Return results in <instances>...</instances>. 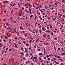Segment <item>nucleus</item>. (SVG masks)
<instances>
[{"mask_svg":"<svg viewBox=\"0 0 65 65\" xmlns=\"http://www.w3.org/2000/svg\"><path fill=\"white\" fill-rule=\"evenodd\" d=\"M14 44L15 46V47H16V48H18V47H17V45L15 43H14Z\"/></svg>","mask_w":65,"mask_h":65,"instance_id":"obj_1","label":"nucleus"},{"mask_svg":"<svg viewBox=\"0 0 65 65\" xmlns=\"http://www.w3.org/2000/svg\"><path fill=\"white\" fill-rule=\"evenodd\" d=\"M59 15H60L59 16V18H62V17H61V16H62V15L60 14H59Z\"/></svg>","mask_w":65,"mask_h":65,"instance_id":"obj_2","label":"nucleus"},{"mask_svg":"<svg viewBox=\"0 0 65 65\" xmlns=\"http://www.w3.org/2000/svg\"><path fill=\"white\" fill-rule=\"evenodd\" d=\"M32 42V40H30L29 41V43L30 44H31V43H31V42Z\"/></svg>","mask_w":65,"mask_h":65,"instance_id":"obj_3","label":"nucleus"},{"mask_svg":"<svg viewBox=\"0 0 65 65\" xmlns=\"http://www.w3.org/2000/svg\"><path fill=\"white\" fill-rule=\"evenodd\" d=\"M38 55H39V56H40V55H43V54H42V53H40Z\"/></svg>","mask_w":65,"mask_h":65,"instance_id":"obj_4","label":"nucleus"},{"mask_svg":"<svg viewBox=\"0 0 65 65\" xmlns=\"http://www.w3.org/2000/svg\"><path fill=\"white\" fill-rule=\"evenodd\" d=\"M59 24V25H60L61 24V23L60 22H57L56 24V25H58V24Z\"/></svg>","mask_w":65,"mask_h":65,"instance_id":"obj_5","label":"nucleus"},{"mask_svg":"<svg viewBox=\"0 0 65 65\" xmlns=\"http://www.w3.org/2000/svg\"><path fill=\"white\" fill-rule=\"evenodd\" d=\"M46 34H45V35H43V37H46Z\"/></svg>","mask_w":65,"mask_h":65,"instance_id":"obj_6","label":"nucleus"},{"mask_svg":"<svg viewBox=\"0 0 65 65\" xmlns=\"http://www.w3.org/2000/svg\"><path fill=\"white\" fill-rule=\"evenodd\" d=\"M65 55V53H63L61 54V56H63V55Z\"/></svg>","mask_w":65,"mask_h":65,"instance_id":"obj_7","label":"nucleus"},{"mask_svg":"<svg viewBox=\"0 0 65 65\" xmlns=\"http://www.w3.org/2000/svg\"><path fill=\"white\" fill-rule=\"evenodd\" d=\"M33 16V15H30V19H32V17Z\"/></svg>","mask_w":65,"mask_h":65,"instance_id":"obj_8","label":"nucleus"},{"mask_svg":"<svg viewBox=\"0 0 65 65\" xmlns=\"http://www.w3.org/2000/svg\"><path fill=\"white\" fill-rule=\"evenodd\" d=\"M37 50L38 51H41V50H40V48L37 49Z\"/></svg>","mask_w":65,"mask_h":65,"instance_id":"obj_9","label":"nucleus"},{"mask_svg":"<svg viewBox=\"0 0 65 65\" xmlns=\"http://www.w3.org/2000/svg\"><path fill=\"white\" fill-rule=\"evenodd\" d=\"M34 59H35V60L36 59H37V57H34Z\"/></svg>","mask_w":65,"mask_h":65,"instance_id":"obj_10","label":"nucleus"},{"mask_svg":"<svg viewBox=\"0 0 65 65\" xmlns=\"http://www.w3.org/2000/svg\"><path fill=\"white\" fill-rule=\"evenodd\" d=\"M39 33H42V31H41V30H39Z\"/></svg>","mask_w":65,"mask_h":65,"instance_id":"obj_11","label":"nucleus"},{"mask_svg":"<svg viewBox=\"0 0 65 65\" xmlns=\"http://www.w3.org/2000/svg\"><path fill=\"white\" fill-rule=\"evenodd\" d=\"M60 42L62 44H63V45H64V44H63V42H62V41H60Z\"/></svg>","mask_w":65,"mask_h":65,"instance_id":"obj_12","label":"nucleus"},{"mask_svg":"<svg viewBox=\"0 0 65 65\" xmlns=\"http://www.w3.org/2000/svg\"><path fill=\"white\" fill-rule=\"evenodd\" d=\"M20 37L21 39L23 41V40H22L23 39V38L21 37Z\"/></svg>","mask_w":65,"mask_h":65,"instance_id":"obj_13","label":"nucleus"},{"mask_svg":"<svg viewBox=\"0 0 65 65\" xmlns=\"http://www.w3.org/2000/svg\"><path fill=\"white\" fill-rule=\"evenodd\" d=\"M29 55V54H26V55H25V56H26V57H27V56H28Z\"/></svg>","mask_w":65,"mask_h":65,"instance_id":"obj_14","label":"nucleus"},{"mask_svg":"<svg viewBox=\"0 0 65 65\" xmlns=\"http://www.w3.org/2000/svg\"><path fill=\"white\" fill-rule=\"evenodd\" d=\"M54 39H55V40H57V37H55L54 38Z\"/></svg>","mask_w":65,"mask_h":65,"instance_id":"obj_15","label":"nucleus"},{"mask_svg":"<svg viewBox=\"0 0 65 65\" xmlns=\"http://www.w3.org/2000/svg\"><path fill=\"white\" fill-rule=\"evenodd\" d=\"M59 60H60V61H63V60H62V59L61 58L59 59Z\"/></svg>","mask_w":65,"mask_h":65,"instance_id":"obj_16","label":"nucleus"},{"mask_svg":"<svg viewBox=\"0 0 65 65\" xmlns=\"http://www.w3.org/2000/svg\"><path fill=\"white\" fill-rule=\"evenodd\" d=\"M47 37H50V35L48 34L47 35Z\"/></svg>","mask_w":65,"mask_h":65,"instance_id":"obj_17","label":"nucleus"},{"mask_svg":"<svg viewBox=\"0 0 65 65\" xmlns=\"http://www.w3.org/2000/svg\"><path fill=\"white\" fill-rule=\"evenodd\" d=\"M22 28H23V27H22V26H20V29H22Z\"/></svg>","mask_w":65,"mask_h":65,"instance_id":"obj_18","label":"nucleus"},{"mask_svg":"<svg viewBox=\"0 0 65 65\" xmlns=\"http://www.w3.org/2000/svg\"><path fill=\"white\" fill-rule=\"evenodd\" d=\"M53 32H51V33L50 34V35H53Z\"/></svg>","mask_w":65,"mask_h":65,"instance_id":"obj_19","label":"nucleus"},{"mask_svg":"<svg viewBox=\"0 0 65 65\" xmlns=\"http://www.w3.org/2000/svg\"><path fill=\"white\" fill-rule=\"evenodd\" d=\"M46 57L47 58H48V57H49V55H47L46 56Z\"/></svg>","mask_w":65,"mask_h":65,"instance_id":"obj_20","label":"nucleus"},{"mask_svg":"<svg viewBox=\"0 0 65 65\" xmlns=\"http://www.w3.org/2000/svg\"><path fill=\"white\" fill-rule=\"evenodd\" d=\"M48 62H49L48 61H47L46 62V63L47 64H48Z\"/></svg>","mask_w":65,"mask_h":65,"instance_id":"obj_21","label":"nucleus"},{"mask_svg":"<svg viewBox=\"0 0 65 65\" xmlns=\"http://www.w3.org/2000/svg\"><path fill=\"white\" fill-rule=\"evenodd\" d=\"M13 10H12L11 11V13H12V12H13Z\"/></svg>","mask_w":65,"mask_h":65,"instance_id":"obj_22","label":"nucleus"},{"mask_svg":"<svg viewBox=\"0 0 65 65\" xmlns=\"http://www.w3.org/2000/svg\"><path fill=\"white\" fill-rule=\"evenodd\" d=\"M38 40H39V38L38 39L36 40V42H37L38 41Z\"/></svg>","mask_w":65,"mask_h":65,"instance_id":"obj_23","label":"nucleus"},{"mask_svg":"<svg viewBox=\"0 0 65 65\" xmlns=\"http://www.w3.org/2000/svg\"><path fill=\"white\" fill-rule=\"evenodd\" d=\"M45 44H46V45H48V43L47 42H46L45 43Z\"/></svg>","mask_w":65,"mask_h":65,"instance_id":"obj_24","label":"nucleus"},{"mask_svg":"<svg viewBox=\"0 0 65 65\" xmlns=\"http://www.w3.org/2000/svg\"><path fill=\"white\" fill-rule=\"evenodd\" d=\"M39 59L40 60H41V58L40 57L39 58Z\"/></svg>","mask_w":65,"mask_h":65,"instance_id":"obj_25","label":"nucleus"},{"mask_svg":"<svg viewBox=\"0 0 65 65\" xmlns=\"http://www.w3.org/2000/svg\"><path fill=\"white\" fill-rule=\"evenodd\" d=\"M5 38H6V39H8V38L7 37V36H6Z\"/></svg>","mask_w":65,"mask_h":65,"instance_id":"obj_26","label":"nucleus"},{"mask_svg":"<svg viewBox=\"0 0 65 65\" xmlns=\"http://www.w3.org/2000/svg\"><path fill=\"white\" fill-rule=\"evenodd\" d=\"M32 6L33 7H34V8H35V6H34V5H32Z\"/></svg>","mask_w":65,"mask_h":65,"instance_id":"obj_27","label":"nucleus"},{"mask_svg":"<svg viewBox=\"0 0 65 65\" xmlns=\"http://www.w3.org/2000/svg\"><path fill=\"white\" fill-rule=\"evenodd\" d=\"M33 56H32L30 58V59H33Z\"/></svg>","mask_w":65,"mask_h":65,"instance_id":"obj_28","label":"nucleus"},{"mask_svg":"<svg viewBox=\"0 0 65 65\" xmlns=\"http://www.w3.org/2000/svg\"><path fill=\"white\" fill-rule=\"evenodd\" d=\"M47 59H48V60L49 61H50V60H51V58H48Z\"/></svg>","mask_w":65,"mask_h":65,"instance_id":"obj_29","label":"nucleus"},{"mask_svg":"<svg viewBox=\"0 0 65 65\" xmlns=\"http://www.w3.org/2000/svg\"><path fill=\"white\" fill-rule=\"evenodd\" d=\"M35 32L36 33V34H37V33H38V31H35Z\"/></svg>","mask_w":65,"mask_h":65,"instance_id":"obj_30","label":"nucleus"},{"mask_svg":"<svg viewBox=\"0 0 65 65\" xmlns=\"http://www.w3.org/2000/svg\"><path fill=\"white\" fill-rule=\"evenodd\" d=\"M46 30V29H44L43 30L44 31H45V30Z\"/></svg>","mask_w":65,"mask_h":65,"instance_id":"obj_31","label":"nucleus"},{"mask_svg":"<svg viewBox=\"0 0 65 65\" xmlns=\"http://www.w3.org/2000/svg\"><path fill=\"white\" fill-rule=\"evenodd\" d=\"M17 34H18V35H19L20 34V33H19V32L17 31Z\"/></svg>","mask_w":65,"mask_h":65,"instance_id":"obj_32","label":"nucleus"},{"mask_svg":"<svg viewBox=\"0 0 65 65\" xmlns=\"http://www.w3.org/2000/svg\"><path fill=\"white\" fill-rule=\"evenodd\" d=\"M40 42H44L43 41H40Z\"/></svg>","mask_w":65,"mask_h":65,"instance_id":"obj_33","label":"nucleus"},{"mask_svg":"<svg viewBox=\"0 0 65 65\" xmlns=\"http://www.w3.org/2000/svg\"><path fill=\"white\" fill-rule=\"evenodd\" d=\"M53 60H54V61H56V59H55V58H53Z\"/></svg>","mask_w":65,"mask_h":65,"instance_id":"obj_34","label":"nucleus"},{"mask_svg":"<svg viewBox=\"0 0 65 65\" xmlns=\"http://www.w3.org/2000/svg\"><path fill=\"white\" fill-rule=\"evenodd\" d=\"M58 50H60V48L59 47L57 49Z\"/></svg>","mask_w":65,"mask_h":65,"instance_id":"obj_35","label":"nucleus"},{"mask_svg":"<svg viewBox=\"0 0 65 65\" xmlns=\"http://www.w3.org/2000/svg\"><path fill=\"white\" fill-rule=\"evenodd\" d=\"M36 45H35V46H34V48H36Z\"/></svg>","mask_w":65,"mask_h":65,"instance_id":"obj_36","label":"nucleus"},{"mask_svg":"<svg viewBox=\"0 0 65 65\" xmlns=\"http://www.w3.org/2000/svg\"><path fill=\"white\" fill-rule=\"evenodd\" d=\"M44 29V26H43L42 28V30H43Z\"/></svg>","mask_w":65,"mask_h":65,"instance_id":"obj_37","label":"nucleus"},{"mask_svg":"<svg viewBox=\"0 0 65 65\" xmlns=\"http://www.w3.org/2000/svg\"><path fill=\"white\" fill-rule=\"evenodd\" d=\"M62 2H65V0H62Z\"/></svg>","mask_w":65,"mask_h":65,"instance_id":"obj_38","label":"nucleus"},{"mask_svg":"<svg viewBox=\"0 0 65 65\" xmlns=\"http://www.w3.org/2000/svg\"><path fill=\"white\" fill-rule=\"evenodd\" d=\"M14 5H15V3H14L12 5V6H14Z\"/></svg>","mask_w":65,"mask_h":65,"instance_id":"obj_39","label":"nucleus"},{"mask_svg":"<svg viewBox=\"0 0 65 65\" xmlns=\"http://www.w3.org/2000/svg\"><path fill=\"white\" fill-rule=\"evenodd\" d=\"M6 47V46H4V47L3 48H4V49L5 48V47Z\"/></svg>","mask_w":65,"mask_h":65,"instance_id":"obj_40","label":"nucleus"},{"mask_svg":"<svg viewBox=\"0 0 65 65\" xmlns=\"http://www.w3.org/2000/svg\"><path fill=\"white\" fill-rule=\"evenodd\" d=\"M25 52H28V50H26L25 51H24Z\"/></svg>","mask_w":65,"mask_h":65,"instance_id":"obj_41","label":"nucleus"},{"mask_svg":"<svg viewBox=\"0 0 65 65\" xmlns=\"http://www.w3.org/2000/svg\"><path fill=\"white\" fill-rule=\"evenodd\" d=\"M25 25H27V26H28V24H27V23H26Z\"/></svg>","mask_w":65,"mask_h":65,"instance_id":"obj_42","label":"nucleus"},{"mask_svg":"<svg viewBox=\"0 0 65 65\" xmlns=\"http://www.w3.org/2000/svg\"><path fill=\"white\" fill-rule=\"evenodd\" d=\"M39 28H41V25H40V26H39Z\"/></svg>","mask_w":65,"mask_h":65,"instance_id":"obj_43","label":"nucleus"},{"mask_svg":"<svg viewBox=\"0 0 65 65\" xmlns=\"http://www.w3.org/2000/svg\"><path fill=\"white\" fill-rule=\"evenodd\" d=\"M50 19H51V18H50V17L48 18V20H50Z\"/></svg>","mask_w":65,"mask_h":65,"instance_id":"obj_44","label":"nucleus"},{"mask_svg":"<svg viewBox=\"0 0 65 65\" xmlns=\"http://www.w3.org/2000/svg\"><path fill=\"white\" fill-rule=\"evenodd\" d=\"M26 59V57H24L23 58V59H24H24Z\"/></svg>","mask_w":65,"mask_h":65,"instance_id":"obj_45","label":"nucleus"},{"mask_svg":"<svg viewBox=\"0 0 65 65\" xmlns=\"http://www.w3.org/2000/svg\"><path fill=\"white\" fill-rule=\"evenodd\" d=\"M63 65V63H61L60 65Z\"/></svg>","mask_w":65,"mask_h":65,"instance_id":"obj_46","label":"nucleus"},{"mask_svg":"<svg viewBox=\"0 0 65 65\" xmlns=\"http://www.w3.org/2000/svg\"><path fill=\"white\" fill-rule=\"evenodd\" d=\"M46 57H44L43 58L44 59H46Z\"/></svg>","mask_w":65,"mask_h":65,"instance_id":"obj_47","label":"nucleus"},{"mask_svg":"<svg viewBox=\"0 0 65 65\" xmlns=\"http://www.w3.org/2000/svg\"><path fill=\"white\" fill-rule=\"evenodd\" d=\"M43 15H45V13H43Z\"/></svg>","mask_w":65,"mask_h":65,"instance_id":"obj_48","label":"nucleus"},{"mask_svg":"<svg viewBox=\"0 0 65 65\" xmlns=\"http://www.w3.org/2000/svg\"><path fill=\"white\" fill-rule=\"evenodd\" d=\"M48 30H47L46 31H45L46 32H48Z\"/></svg>","mask_w":65,"mask_h":65,"instance_id":"obj_49","label":"nucleus"},{"mask_svg":"<svg viewBox=\"0 0 65 65\" xmlns=\"http://www.w3.org/2000/svg\"><path fill=\"white\" fill-rule=\"evenodd\" d=\"M6 25H7V26H8V23H7L6 24Z\"/></svg>","mask_w":65,"mask_h":65,"instance_id":"obj_50","label":"nucleus"},{"mask_svg":"<svg viewBox=\"0 0 65 65\" xmlns=\"http://www.w3.org/2000/svg\"><path fill=\"white\" fill-rule=\"evenodd\" d=\"M27 18H28V17L26 16V17L25 19H26V20H27Z\"/></svg>","mask_w":65,"mask_h":65,"instance_id":"obj_51","label":"nucleus"},{"mask_svg":"<svg viewBox=\"0 0 65 65\" xmlns=\"http://www.w3.org/2000/svg\"><path fill=\"white\" fill-rule=\"evenodd\" d=\"M51 60L52 61H54V60L52 59H51Z\"/></svg>","mask_w":65,"mask_h":65,"instance_id":"obj_52","label":"nucleus"},{"mask_svg":"<svg viewBox=\"0 0 65 65\" xmlns=\"http://www.w3.org/2000/svg\"><path fill=\"white\" fill-rule=\"evenodd\" d=\"M48 33H51L50 31H49V30H48Z\"/></svg>","mask_w":65,"mask_h":65,"instance_id":"obj_53","label":"nucleus"},{"mask_svg":"<svg viewBox=\"0 0 65 65\" xmlns=\"http://www.w3.org/2000/svg\"><path fill=\"white\" fill-rule=\"evenodd\" d=\"M55 19H56V18H54L53 19V21H54L55 20Z\"/></svg>","mask_w":65,"mask_h":65,"instance_id":"obj_54","label":"nucleus"},{"mask_svg":"<svg viewBox=\"0 0 65 65\" xmlns=\"http://www.w3.org/2000/svg\"><path fill=\"white\" fill-rule=\"evenodd\" d=\"M23 14H24V13H23L22 14V17H23Z\"/></svg>","mask_w":65,"mask_h":65,"instance_id":"obj_55","label":"nucleus"},{"mask_svg":"<svg viewBox=\"0 0 65 65\" xmlns=\"http://www.w3.org/2000/svg\"><path fill=\"white\" fill-rule=\"evenodd\" d=\"M40 25H41V23H39L38 25V26H39Z\"/></svg>","mask_w":65,"mask_h":65,"instance_id":"obj_56","label":"nucleus"},{"mask_svg":"<svg viewBox=\"0 0 65 65\" xmlns=\"http://www.w3.org/2000/svg\"><path fill=\"white\" fill-rule=\"evenodd\" d=\"M8 50V48H7L6 49V51H7Z\"/></svg>","mask_w":65,"mask_h":65,"instance_id":"obj_57","label":"nucleus"},{"mask_svg":"<svg viewBox=\"0 0 65 65\" xmlns=\"http://www.w3.org/2000/svg\"><path fill=\"white\" fill-rule=\"evenodd\" d=\"M21 50L22 51H23V47L21 48Z\"/></svg>","mask_w":65,"mask_h":65,"instance_id":"obj_58","label":"nucleus"},{"mask_svg":"<svg viewBox=\"0 0 65 65\" xmlns=\"http://www.w3.org/2000/svg\"><path fill=\"white\" fill-rule=\"evenodd\" d=\"M19 44H22V42H19Z\"/></svg>","mask_w":65,"mask_h":65,"instance_id":"obj_59","label":"nucleus"},{"mask_svg":"<svg viewBox=\"0 0 65 65\" xmlns=\"http://www.w3.org/2000/svg\"><path fill=\"white\" fill-rule=\"evenodd\" d=\"M6 20V19H4V20H3V21H5Z\"/></svg>","mask_w":65,"mask_h":65,"instance_id":"obj_60","label":"nucleus"},{"mask_svg":"<svg viewBox=\"0 0 65 65\" xmlns=\"http://www.w3.org/2000/svg\"><path fill=\"white\" fill-rule=\"evenodd\" d=\"M54 49H55V48H56V47H55V46H54Z\"/></svg>","mask_w":65,"mask_h":65,"instance_id":"obj_61","label":"nucleus"},{"mask_svg":"<svg viewBox=\"0 0 65 65\" xmlns=\"http://www.w3.org/2000/svg\"><path fill=\"white\" fill-rule=\"evenodd\" d=\"M57 58H58V59H60V56H58L57 57Z\"/></svg>","mask_w":65,"mask_h":65,"instance_id":"obj_62","label":"nucleus"},{"mask_svg":"<svg viewBox=\"0 0 65 65\" xmlns=\"http://www.w3.org/2000/svg\"><path fill=\"white\" fill-rule=\"evenodd\" d=\"M50 65H53V64H52V63L51 62V63H50Z\"/></svg>","mask_w":65,"mask_h":65,"instance_id":"obj_63","label":"nucleus"},{"mask_svg":"<svg viewBox=\"0 0 65 65\" xmlns=\"http://www.w3.org/2000/svg\"><path fill=\"white\" fill-rule=\"evenodd\" d=\"M11 49L10 48L9 49V51H10H10H11Z\"/></svg>","mask_w":65,"mask_h":65,"instance_id":"obj_64","label":"nucleus"}]
</instances>
